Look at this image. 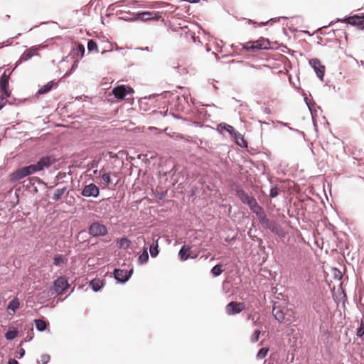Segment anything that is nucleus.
<instances>
[{"mask_svg": "<svg viewBox=\"0 0 364 364\" xmlns=\"http://www.w3.org/2000/svg\"><path fill=\"white\" fill-rule=\"evenodd\" d=\"M31 181H33L34 182V185H36V183L38 184V185H43L44 186H46L47 188H48L49 187L48 186V184L46 182H45L43 179H41V178L39 177H37V176H31Z\"/></svg>", "mask_w": 364, "mask_h": 364, "instance_id": "obj_44", "label": "nucleus"}, {"mask_svg": "<svg viewBox=\"0 0 364 364\" xmlns=\"http://www.w3.org/2000/svg\"><path fill=\"white\" fill-rule=\"evenodd\" d=\"M167 196V191H160V192H157L155 195V197L159 200H164L166 198V196Z\"/></svg>", "mask_w": 364, "mask_h": 364, "instance_id": "obj_51", "label": "nucleus"}, {"mask_svg": "<svg viewBox=\"0 0 364 364\" xmlns=\"http://www.w3.org/2000/svg\"><path fill=\"white\" fill-rule=\"evenodd\" d=\"M58 161V159L55 154H48L41 156L36 163L25 166L28 173L31 176L38 172L43 171L46 168H49Z\"/></svg>", "mask_w": 364, "mask_h": 364, "instance_id": "obj_4", "label": "nucleus"}, {"mask_svg": "<svg viewBox=\"0 0 364 364\" xmlns=\"http://www.w3.org/2000/svg\"><path fill=\"white\" fill-rule=\"evenodd\" d=\"M333 271L334 272V279L341 280L343 278V274L341 271L336 267H333Z\"/></svg>", "mask_w": 364, "mask_h": 364, "instance_id": "obj_50", "label": "nucleus"}, {"mask_svg": "<svg viewBox=\"0 0 364 364\" xmlns=\"http://www.w3.org/2000/svg\"><path fill=\"white\" fill-rule=\"evenodd\" d=\"M248 207L256 215L259 223L267 216L264 209L257 203V200L250 204Z\"/></svg>", "mask_w": 364, "mask_h": 364, "instance_id": "obj_17", "label": "nucleus"}, {"mask_svg": "<svg viewBox=\"0 0 364 364\" xmlns=\"http://www.w3.org/2000/svg\"><path fill=\"white\" fill-rule=\"evenodd\" d=\"M287 308L277 305V303L273 304L272 315L279 323H284L285 321V311Z\"/></svg>", "mask_w": 364, "mask_h": 364, "instance_id": "obj_19", "label": "nucleus"}, {"mask_svg": "<svg viewBox=\"0 0 364 364\" xmlns=\"http://www.w3.org/2000/svg\"><path fill=\"white\" fill-rule=\"evenodd\" d=\"M260 333H261L260 330L255 329L254 333H252V335L251 336V338H250L251 341L252 343H255V342L258 341L259 336H260Z\"/></svg>", "mask_w": 364, "mask_h": 364, "instance_id": "obj_49", "label": "nucleus"}, {"mask_svg": "<svg viewBox=\"0 0 364 364\" xmlns=\"http://www.w3.org/2000/svg\"><path fill=\"white\" fill-rule=\"evenodd\" d=\"M118 14H121L122 16H119V19L126 21H136L135 18H133V14L134 13H132L131 11H119L117 12Z\"/></svg>", "mask_w": 364, "mask_h": 364, "instance_id": "obj_35", "label": "nucleus"}, {"mask_svg": "<svg viewBox=\"0 0 364 364\" xmlns=\"http://www.w3.org/2000/svg\"><path fill=\"white\" fill-rule=\"evenodd\" d=\"M275 49L280 50L282 52L284 53V52H286L285 49L288 50V48L287 46L282 44V45L279 46V47L275 48Z\"/></svg>", "mask_w": 364, "mask_h": 364, "instance_id": "obj_58", "label": "nucleus"}, {"mask_svg": "<svg viewBox=\"0 0 364 364\" xmlns=\"http://www.w3.org/2000/svg\"><path fill=\"white\" fill-rule=\"evenodd\" d=\"M112 92L117 100L122 101L127 97H132L134 90L129 85H119L112 89Z\"/></svg>", "mask_w": 364, "mask_h": 364, "instance_id": "obj_9", "label": "nucleus"}, {"mask_svg": "<svg viewBox=\"0 0 364 364\" xmlns=\"http://www.w3.org/2000/svg\"><path fill=\"white\" fill-rule=\"evenodd\" d=\"M25 353H26L25 350L22 347H21L18 350V355H17L18 358H19V359L22 358L25 355Z\"/></svg>", "mask_w": 364, "mask_h": 364, "instance_id": "obj_56", "label": "nucleus"}, {"mask_svg": "<svg viewBox=\"0 0 364 364\" xmlns=\"http://www.w3.org/2000/svg\"><path fill=\"white\" fill-rule=\"evenodd\" d=\"M20 307V301L18 297H14L11 300L6 307V311L9 315L15 314Z\"/></svg>", "mask_w": 364, "mask_h": 364, "instance_id": "obj_25", "label": "nucleus"}, {"mask_svg": "<svg viewBox=\"0 0 364 364\" xmlns=\"http://www.w3.org/2000/svg\"><path fill=\"white\" fill-rule=\"evenodd\" d=\"M149 252L152 258L156 257L159 254L158 240H154L149 246Z\"/></svg>", "mask_w": 364, "mask_h": 364, "instance_id": "obj_31", "label": "nucleus"}, {"mask_svg": "<svg viewBox=\"0 0 364 364\" xmlns=\"http://www.w3.org/2000/svg\"><path fill=\"white\" fill-rule=\"evenodd\" d=\"M309 65L314 70L318 78L320 80L323 81V77L325 75V66L321 64L320 60L316 58L310 59Z\"/></svg>", "mask_w": 364, "mask_h": 364, "instance_id": "obj_14", "label": "nucleus"}, {"mask_svg": "<svg viewBox=\"0 0 364 364\" xmlns=\"http://www.w3.org/2000/svg\"><path fill=\"white\" fill-rule=\"evenodd\" d=\"M53 86H58V84L55 82V80H53L49 81L46 85L41 87L36 92L35 97H38L39 96L42 95H46L51 91Z\"/></svg>", "mask_w": 364, "mask_h": 364, "instance_id": "obj_21", "label": "nucleus"}, {"mask_svg": "<svg viewBox=\"0 0 364 364\" xmlns=\"http://www.w3.org/2000/svg\"><path fill=\"white\" fill-rule=\"evenodd\" d=\"M6 364H19L18 361L14 358H9Z\"/></svg>", "mask_w": 364, "mask_h": 364, "instance_id": "obj_59", "label": "nucleus"}, {"mask_svg": "<svg viewBox=\"0 0 364 364\" xmlns=\"http://www.w3.org/2000/svg\"><path fill=\"white\" fill-rule=\"evenodd\" d=\"M99 164V160L94 159L88 164L89 169L97 168Z\"/></svg>", "mask_w": 364, "mask_h": 364, "instance_id": "obj_53", "label": "nucleus"}, {"mask_svg": "<svg viewBox=\"0 0 364 364\" xmlns=\"http://www.w3.org/2000/svg\"><path fill=\"white\" fill-rule=\"evenodd\" d=\"M335 22L346 23L353 27H355L358 30L363 31L364 29V13L355 14L352 16L347 15L342 18H337L335 21H332L328 27L333 26Z\"/></svg>", "mask_w": 364, "mask_h": 364, "instance_id": "obj_6", "label": "nucleus"}, {"mask_svg": "<svg viewBox=\"0 0 364 364\" xmlns=\"http://www.w3.org/2000/svg\"><path fill=\"white\" fill-rule=\"evenodd\" d=\"M105 285V280L95 277L89 282V287L94 292H99Z\"/></svg>", "mask_w": 364, "mask_h": 364, "instance_id": "obj_22", "label": "nucleus"}, {"mask_svg": "<svg viewBox=\"0 0 364 364\" xmlns=\"http://www.w3.org/2000/svg\"><path fill=\"white\" fill-rule=\"evenodd\" d=\"M233 139L235 142V144L240 146L241 148H247L248 147V142L245 139L244 136L240 134V136H238L237 137H233Z\"/></svg>", "mask_w": 364, "mask_h": 364, "instance_id": "obj_36", "label": "nucleus"}, {"mask_svg": "<svg viewBox=\"0 0 364 364\" xmlns=\"http://www.w3.org/2000/svg\"><path fill=\"white\" fill-rule=\"evenodd\" d=\"M33 322L37 331L39 332L45 331L49 326V323L48 321L39 318L34 319Z\"/></svg>", "mask_w": 364, "mask_h": 364, "instance_id": "obj_27", "label": "nucleus"}, {"mask_svg": "<svg viewBox=\"0 0 364 364\" xmlns=\"http://www.w3.org/2000/svg\"><path fill=\"white\" fill-rule=\"evenodd\" d=\"M23 61H21V58L20 57L18 60L15 63L14 68L16 70Z\"/></svg>", "mask_w": 364, "mask_h": 364, "instance_id": "obj_63", "label": "nucleus"}, {"mask_svg": "<svg viewBox=\"0 0 364 364\" xmlns=\"http://www.w3.org/2000/svg\"><path fill=\"white\" fill-rule=\"evenodd\" d=\"M88 234L92 237H104L108 234V230L105 225L95 221L89 226Z\"/></svg>", "mask_w": 364, "mask_h": 364, "instance_id": "obj_10", "label": "nucleus"}, {"mask_svg": "<svg viewBox=\"0 0 364 364\" xmlns=\"http://www.w3.org/2000/svg\"><path fill=\"white\" fill-rule=\"evenodd\" d=\"M304 100L306 103V105H307L309 111L311 112V113L312 114V109H311V107L313 106V105L311 104V102H310V100L308 99V97H306V95H304Z\"/></svg>", "mask_w": 364, "mask_h": 364, "instance_id": "obj_54", "label": "nucleus"}, {"mask_svg": "<svg viewBox=\"0 0 364 364\" xmlns=\"http://www.w3.org/2000/svg\"><path fill=\"white\" fill-rule=\"evenodd\" d=\"M65 193L67 196L69 193L67 186H63V188H56L54 191V193H53V196L51 197V199L53 200V203H57L63 198V196Z\"/></svg>", "mask_w": 364, "mask_h": 364, "instance_id": "obj_24", "label": "nucleus"}, {"mask_svg": "<svg viewBox=\"0 0 364 364\" xmlns=\"http://www.w3.org/2000/svg\"><path fill=\"white\" fill-rule=\"evenodd\" d=\"M34 186V182L31 181V177H29L26 181H23V186L26 190L33 188Z\"/></svg>", "mask_w": 364, "mask_h": 364, "instance_id": "obj_52", "label": "nucleus"}, {"mask_svg": "<svg viewBox=\"0 0 364 364\" xmlns=\"http://www.w3.org/2000/svg\"><path fill=\"white\" fill-rule=\"evenodd\" d=\"M356 336L360 338L364 339V319L360 320V326L356 331Z\"/></svg>", "mask_w": 364, "mask_h": 364, "instance_id": "obj_41", "label": "nucleus"}, {"mask_svg": "<svg viewBox=\"0 0 364 364\" xmlns=\"http://www.w3.org/2000/svg\"><path fill=\"white\" fill-rule=\"evenodd\" d=\"M31 98L18 99L11 96V97L8 100L9 102H7V105L18 106L21 103L25 102L28 100L31 101Z\"/></svg>", "mask_w": 364, "mask_h": 364, "instance_id": "obj_37", "label": "nucleus"}, {"mask_svg": "<svg viewBox=\"0 0 364 364\" xmlns=\"http://www.w3.org/2000/svg\"><path fill=\"white\" fill-rule=\"evenodd\" d=\"M254 167H255L257 169H258L259 171L261 170V167H262L263 168V171H262V173H264V172L266 170V165L264 162H262L261 164H259L258 163H256L252 159H249L248 161Z\"/></svg>", "mask_w": 364, "mask_h": 364, "instance_id": "obj_46", "label": "nucleus"}, {"mask_svg": "<svg viewBox=\"0 0 364 364\" xmlns=\"http://www.w3.org/2000/svg\"><path fill=\"white\" fill-rule=\"evenodd\" d=\"M191 38H192V40H193V41L194 43H197L198 42V43H201V41L198 39V37L196 36L195 33H193L191 35Z\"/></svg>", "mask_w": 364, "mask_h": 364, "instance_id": "obj_62", "label": "nucleus"}, {"mask_svg": "<svg viewBox=\"0 0 364 364\" xmlns=\"http://www.w3.org/2000/svg\"><path fill=\"white\" fill-rule=\"evenodd\" d=\"M296 320V312L292 309L287 308L284 323L290 324Z\"/></svg>", "mask_w": 364, "mask_h": 364, "instance_id": "obj_29", "label": "nucleus"}, {"mask_svg": "<svg viewBox=\"0 0 364 364\" xmlns=\"http://www.w3.org/2000/svg\"><path fill=\"white\" fill-rule=\"evenodd\" d=\"M231 48L235 52L247 51L255 53L259 50H270L273 48L270 46L269 40L267 38L260 37L255 41H248L245 43L232 44Z\"/></svg>", "mask_w": 364, "mask_h": 364, "instance_id": "obj_1", "label": "nucleus"}, {"mask_svg": "<svg viewBox=\"0 0 364 364\" xmlns=\"http://www.w3.org/2000/svg\"><path fill=\"white\" fill-rule=\"evenodd\" d=\"M159 11H141L133 14V18L136 21H147L149 20L159 21L161 18Z\"/></svg>", "mask_w": 364, "mask_h": 364, "instance_id": "obj_11", "label": "nucleus"}, {"mask_svg": "<svg viewBox=\"0 0 364 364\" xmlns=\"http://www.w3.org/2000/svg\"><path fill=\"white\" fill-rule=\"evenodd\" d=\"M232 190L235 192V196L245 205H250L256 199L254 196L247 193L240 184L234 182L231 186Z\"/></svg>", "mask_w": 364, "mask_h": 364, "instance_id": "obj_8", "label": "nucleus"}, {"mask_svg": "<svg viewBox=\"0 0 364 364\" xmlns=\"http://www.w3.org/2000/svg\"><path fill=\"white\" fill-rule=\"evenodd\" d=\"M279 187L277 185L272 186L269 191V196L272 198H274L277 197L279 196Z\"/></svg>", "mask_w": 364, "mask_h": 364, "instance_id": "obj_43", "label": "nucleus"}, {"mask_svg": "<svg viewBox=\"0 0 364 364\" xmlns=\"http://www.w3.org/2000/svg\"><path fill=\"white\" fill-rule=\"evenodd\" d=\"M68 262V258L65 255L58 254L55 255L53 257V264L54 266L60 267L62 264H66Z\"/></svg>", "mask_w": 364, "mask_h": 364, "instance_id": "obj_28", "label": "nucleus"}, {"mask_svg": "<svg viewBox=\"0 0 364 364\" xmlns=\"http://www.w3.org/2000/svg\"><path fill=\"white\" fill-rule=\"evenodd\" d=\"M85 53V48L82 43H75L69 54L62 59V61H68L70 58L73 60L71 68L66 71L64 75L60 79V81H65V78L71 75L77 68L80 60L82 59Z\"/></svg>", "mask_w": 364, "mask_h": 364, "instance_id": "obj_2", "label": "nucleus"}, {"mask_svg": "<svg viewBox=\"0 0 364 364\" xmlns=\"http://www.w3.org/2000/svg\"><path fill=\"white\" fill-rule=\"evenodd\" d=\"M173 95V92L164 91L160 94H153L149 96V99L156 98L159 96H163L164 98L171 97Z\"/></svg>", "mask_w": 364, "mask_h": 364, "instance_id": "obj_42", "label": "nucleus"}, {"mask_svg": "<svg viewBox=\"0 0 364 364\" xmlns=\"http://www.w3.org/2000/svg\"><path fill=\"white\" fill-rule=\"evenodd\" d=\"M27 176H29L26 166L20 167L16 169L14 171L10 173L9 180L11 182H16L21 179H23Z\"/></svg>", "mask_w": 364, "mask_h": 364, "instance_id": "obj_20", "label": "nucleus"}, {"mask_svg": "<svg viewBox=\"0 0 364 364\" xmlns=\"http://www.w3.org/2000/svg\"><path fill=\"white\" fill-rule=\"evenodd\" d=\"M338 291L340 292V294L342 295V298H341L342 304H343V306H345L346 303H348V298H347V294H346L345 290L343 289V287L341 286V284H340V287H339Z\"/></svg>", "mask_w": 364, "mask_h": 364, "instance_id": "obj_45", "label": "nucleus"}, {"mask_svg": "<svg viewBox=\"0 0 364 364\" xmlns=\"http://www.w3.org/2000/svg\"><path fill=\"white\" fill-rule=\"evenodd\" d=\"M149 260V254L147 251V248L144 246L143 247V251L141 255L138 257L137 262L139 265L145 264L148 262Z\"/></svg>", "mask_w": 364, "mask_h": 364, "instance_id": "obj_32", "label": "nucleus"}, {"mask_svg": "<svg viewBox=\"0 0 364 364\" xmlns=\"http://www.w3.org/2000/svg\"><path fill=\"white\" fill-rule=\"evenodd\" d=\"M67 176H71V172H63V171H60L58 173V174L56 175L55 176V181H56V183H55L54 186H50L48 188V189H53L54 188L55 186L60 185V184H63L64 183L65 181L63 180L64 178H65L67 177Z\"/></svg>", "mask_w": 364, "mask_h": 364, "instance_id": "obj_26", "label": "nucleus"}, {"mask_svg": "<svg viewBox=\"0 0 364 364\" xmlns=\"http://www.w3.org/2000/svg\"><path fill=\"white\" fill-rule=\"evenodd\" d=\"M9 88V77L6 72L0 76V90Z\"/></svg>", "mask_w": 364, "mask_h": 364, "instance_id": "obj_33", "label": "nucleus"}, {"mask_svg": "<svg viewBox=\"0 0 364 364\" xmlns=\"http://www.w3.org/2000/svg\"><path fill=\"white\" fill-rule=\"evenodd\" d=\"M88 53L95 51L98 53V45L97 42L93 39H89L87 45Z\"/></svg>", "mask_w": 364, "mask_h": 364, "instance_id": "obj_39", "label": "nucleus"}, {"mask_svg": "<svg viewBox=\"0 0 364 364\" xmlns=\"http://www.w3.org/2000/svg\"><path fill=\"white\" fill-rule=\"evenodd\" d=\"M223 264L218 263L215 265H214L211 269H210V274L213 277H218L220 275L222 274L223 269Z\"/></svg>", "mask_w": 364, "mask_h": 364, "instance_id": "obj_34", "label": "nucleus"}, {"mask_svg": "<svg viewBox=\"0 0 364 364\" xmlns=\"http://www.w3.org/2000/svg\"><path fill=\"white\" fill-rule=\"evenodd\" d=\"M101 178L103 183L105 184V186L108 188H109L110 186H115L116 183H114L112 181V179L111 178V173L110 172H104L101 175Z\"/></svg>", "mask_w": 364, "mask_h": 364, "instance_id": "obj_30", "label": "nucleus"}, {"mask_svg": "<svg viewBox=\"0 0 364 364\" xmlns=\"http://www.w3.org/2000/svg\"><path fill=\"white\" fill-rule=\"evenodd\" d=\"M258 247L261 252H265V247L263 245V244L259 245Z\"/></svg>", "mask_w": 364, "mask_h": 364, "instance_id": "obj_64", "label": "nucleus"}, {"mask_svg": "<svg viewBox=\"0 0 364 364\" xmlns=\"http://www.w3.org/2000/svg\"><path fill=\"white\" fill-rule=\"evenodd\" d=\"M70 288L68 278L63 275L58 277L53 282V286L47 289V297L53 295L59 296L65 293Z\"/></svg>", "mask_w": 364, "mask_h": 364, "instance_id": "obj_5", "label": "nucleus"}, {"mask_svg": "<svg viewBox=\"0 0 364 364\" xmlns=\"http://www.w3.org/2000/svg\"><path fill=\"white\" fill-rule=\"evenodd\" d=\"M50 360V356L48 354H43L41 356V359L37 360L38 364H47Z\"/></svg>", "mask_w": 364, "mask_h": 364, "instance_id": "obj_47", "label": "nucleus"}, {"mask_svg": "<svg viewBox=\"0 0 364 364\" xmlns=\"http://www.w3.org/2000/svg\"><path fill=\"white\" fill-rule=\"evenodd\" d=\"M100 188L94 183L85 185L81 191L80 194L83 197L97 198L100 196Z\"/></svg>", "mask_w": 364, "mask_h": 364, "instance_id": "obj_13", "label": "nucleus"}, {"mask_svg": "<svg viewBox=\"0 0 364 364\" xmlns=\"http://www.w3.org/2000/svg\"><path fill=\"white\" fill-rule=\"evenodd\" d=\"M311 116H312V121H313V124H314V129L315 132L317 133L318 132V126L316 124V122L315 120V118H314L313 114H311Z\"/></svg>", "mask_w": 364, "mask_h": 364, "instance_id": "obj_61", "label": "nucleus"}, {"mask_svg": "<svg viewBox=\"0 0 364 364\" xmlns=\"http://www.w3.org/2000/svg\"><path fill=\"white\" fill-rule=\"evenodd\" d=\"M134 273V269L132 267L129 270L114 268L113 270V277L117 283L124 284L127 283Z\"/></svg>", "mask_w": 364, "mask_h": 364, "instance_id": "obj_12", "label": "nucleus"}, {"mask_svg": "<svg viewBox=\"0 0 364 364\" xmlns=\"http://www.w3.org/2000/svg\"><path fill=\"white\" fill-rule=\"evenodd\" d=\"M269 350V348L268 347H262V348H259L256 355L257 359L261 360L262 358H264L267 356Z\"/></svg>", "mask_w": 364, "mask_h": 364, "instance_id": "obj_40", "label": "nucleus"}, {"mask_svg": "<svg viewBox=\"0 0 364 364\" xmlns=\"http://www.w3.org/2000/svg\"><path fill=\"white\" fill-rule=\"evenodd\" d=\"M197 254H193L190 246L183 245L178 251V257L181 261L184 262L189 258L196 259Z\"/></svg>", "mask_w": 364, "mask_h": 364, "instance_id": "obj_18", "label": "nucleus"}, {"mask_svg": "<svg viewBox=\"0 0 364 364\" xmlns=\"http://www.w3.org/2000/svg\"><path fill=\"white\" fill-rule=\"evenodd\" d=\"M38 50V48L36 46H31L29 48L24 50L20 56L21 58V61L26 62L31 59L33 56L39 55Z\"/></svg>", "mask_w": 364, "mask_h": 364, "instance_id": "obj_23", "label": "nucleus"}, {"mask_svg": "<svg viewBox=\"0 0 364 364\" xmlns=\"http://www.w3.org/2000/svg\"><path fill=\"white\" fill-rule=\"evenodd\" d=\"M259 224L263 229L269 230L280 239L284 238L287 235L284 228L277 221L271 220L267 216Z\"/></svg>", "mask_w": 364, "mask_h": 364, "instance_id": "obj_7", "label": "nucleus"}, {"mask_svg": "<svg viewBox=\"0 0 364 364\" xmlns=\"http://www.w3.org/2000/svg\"><path fill=\"white\" fill-rule=\"evenodd\" d=\"M175 166H173L169 171L164 172V176L173 177L176 172Z\"/></svg>", "mask_w": 364, "mask_h": 364, "instance_id": "obj_55", "label": "nucleus"}, {"mask_svg": "<svg viewBox=\"0 0 364 364\" xmlns=\"http://www.w3.org/2000/svg\"><path fill=\"white\" fill-rule=\"evenodd\" d=\"M245 309V304L242 302L230 301L225 306L226 314L232 316L241 313Z\"/></svg>", "mask_w": 364, "mask_h": 364, "instance_id": "obj_15", "label": "nucleus"}, {"mask_svg": "<svg viewBox=\"0 0 364 364\" xmlns=\"http://www.w3.org/2000/svg\"><path fill=\"white\" fill-rule=\"evenodd\" d=\"M289 129L291 130V131H293V132L299 133L303 137L305 136V133L303 131H300L299 129H294V128H292V127H289Z\"/></svg>", "mask_w": 364, "mask_h": 364, "instance_id": "obj_57", "label": "nucleus"}, {"mask_svg": "<svg viewBox=\"0 0 364 364\" xmlns=\"http://www.w3.org/2000/svg\"><path fill=\"white\" fill-rule=\"evenodd\" d=\"M26 330H28L27 336L21 341V345H22L23 343L30 342L34 337V330L31 324H23L21 323H16V328H14L13 326H9L8 331L4 334V338L6 340L11 341L15 338L20 336L21 333Z\"/></svg>", "mask_w": 364, "mask_h": 364, "instance_id": "obj_3", "label": "nucleus"}, {"mask_svg": "<svg viewBox=\"0 0 364 364\" xmlns=\"http://www.w3.org/2000/svg\"><path fill=\"white\" fill-rule=\"evenodd\" d=\"M1 94H0L1 97H5V99L9 100L11 97V90H9V88H7L6 90H1Z\"/></svg>", "mask_w": 364, "mask_h": 364, "instance_id": "obj_48", "label": "nucleus"}, {"mask_svg": "<svg viewBox=\"0 0 364 364\" xmlns=\"http://www.w3.org/2000/svg\"><path fill=\"white\" fill-rule=\"evenodd\" d=\"M131 240H129L127 237H120L117 241V244L119 246V247L124 249L129 248L131 245Z\"/></svg>", "mask_w": 364, "mask_h": 364, "instance_id": "obj_38", "label": "nucleus"}, {"mask_svg": "<svg viewBox=\"0 0 364 364\" xmlns=\"http://www.w3.org/2000/svg\"><path fill=\"white\" fill-rule=\"evenodd\" d=\"M217 130L221 134H223L225 132H228L232 139L240 136V133L236 131L233 126L225 122L220 123L217 127Z\"/></svg>", "mask_w": 364, "mask_h": 364, "instance_id": "obj_16", "label": "nucleus"}, {"mask_svg": "<svg viewBox=\"0 0 364 364\" xmlns=\"http://www.w3.org/2000/svg\"><path fill=\"white\" fill-rule=\"evenodd\" d=\"M14 70H15V69L14 68H7L4 72H6V74H7L8 77H9V76L14 73Z\"/></svg>", "mask_w": 364, "mask_h": 364, "instance_id": "obj_60", "label": "nucleus"}]
</instances>
